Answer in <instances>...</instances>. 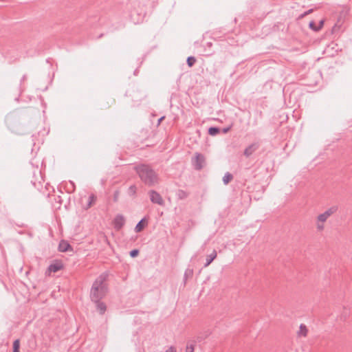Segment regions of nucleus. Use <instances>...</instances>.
Here are the masks:
<instances>
[{"label": "nucleus", "mask_w": 352, "mask_h": 352, "mask_svg": "<svg viewBox=\"0 0 352 352\" xmlns=\"http://www.w3.org/2000/svg\"><path fill=\"white\" fill-rule=\"evenodd\" d=\"M184 352H195V345L192 343L188 344Z\"/></svg>", "instance_id": "obj_15"}, {"label": "nucleus", "mask_w": 352, "mask_h": 352, "mask_svg": "<svg viewBox=\"0 0 352 352\" xmlns=\"http://www.w3.org/2000/svg\"><path fill=\"white\" fill-rule=\"evenodd\" d=\"M195 58L194 57H188V59H187V63H188V65L190 66V67H192L193 65V64L195 63Z\"/></svg>", "instance_id": "obj_18"}, {"label": "nucleus", "mask_w": 352, "mask_h": 352, "mask_svg": "<svg viewBox=\"0 0 352 352\" xmlns=\"http://www.w3.org/2000/svg\"><path fill=\"white\" fill-rule=\"evenodd\" d=\"M96 197L94 195H91L89 197V203L88 204V208L91 207L93 204L95 203Z\"/></svg>", "instance_id": "obj_20"}, {"label": "nucleus", "mask_w": 352, "mask_h": 352, "mask_svg": "<svg viewBox=\"0 0 352 352\" xmlns=\"http://www.w3.org/2000/svg\"><path fill=\"white\" fill-rule=\"evenodd\" d=\"M323 23H324V21H323L322 20H321V21L319 22L318 25H317V26H316L314 22L311 21V22L309 23V28H310L311 29H312L313 30H314V31H318V30H320L322 28V26H323Z\"/></svg>", "instance_id": "obj_10"}, {"label": "nucleus", "mask_w": 352, "mask_h": 352, "mask_svg": "<svg viewBox=\"0 0 352 352\" xmlns=\"http://www.w3.org/2000/svg\"><path fill=\"white\" fill-rule=\"evenodd\" d=\"M335 211L336 210L334 208H331L318 215L316 223L317 230L322 231L324 229V223L335 212Z\"/></svg>", "instance_id": "obj_2"}, {"label": "nucleus", "mask_w": 352, "mask_h": 352, "mask_svg": "<svg viewBox=\"0 0 352 352\" xmlns=\"http://www.w3.org/2000/svg\"><path fill=\"white\" fill-rule=\"evenodd\" d=\"M219 129L214 128V127H211L208 130L209 134L211 135H215L216 134H217L219 133Z\"/></svg>", "instance_id": "obj_17"}, {"label": "nucleus", "mask_w": 352, "mask_h": 352, "mask_svg": "<svg viewBox=\"0 0 352 352\" xmlns=\"http://www.w3.org/2000/svg\"><path fill=\"white\" fill-rule=\"evenodd\" d=\"M252 151H253V148H252V146H250L245 150L244 153L245 155L248 156L252 154Z\"/></svg>", "instance_id": "obj_21"}, {"label": "nucleus", "mask_w": 352, "mask_h": 352, "mask_svg": "<svg viewBox=\"0 0 352 352\" xmlns=\"http://www.w3.org/2000/svg\"><path fill=\"white\" fill-rule=\"evenodd\" d=\"M104 278L100 276L93 284L91 290V297L94 301H98L99 299L104 296L107 288L104 283Z\"/></svg>", "instance_id": "obj_1"}, {"label": "nucleus", "mask_w": 352, "mask_h": 352, "mask_svg": "<svg viewBox=\"0 0 352 352\" xmlns=\"http://www.w3.org/2000/svg\"><path fill=\"white\" fill-rule=\"evenodd\" d=\"M164 352H177V348L174 346H168Z\"/></svg>", "instance_id": "obj_19"}, {"label": "nucleus", "mask_w": 352, "mask_h": 352, "mask_svg": "<svg viewBox=\"0 0 352 352\" xmlns=\"http://www.w3.org/2000/svg\"><path fill=\"white\" fill-rule=\"evenodd\" d=\"M205 158L201 154H197L195 156V166L197 169H201L204 164Z\"/></svg>", "instance_id": "obj_6"}, {"label": "nucleus", "mask_w": 352, "mask_h": 352, "mask_svg": "<svg viewBox=\"0 0 352 352\" xmlns=\"http://www.w3.org/2000/svg\"><path fill=\"white\" fill-rule=\"evenodd\" d=\"M19 346H20V343H19V340H16L13 343V352H19Z\"/></svg>", "instance_id": "obj_16"}, {"label": "nucleus", "mask_w": 352, "mask_h": 352, "mask_svg": "<svg viewBox=\"0 0 352 352\" xmlns=\"http://www.w3.org/2000/svg\"><path fill=\"white\" fill-rule=\"evenodd\" d=\"M69 248H70L69 244L67 241H62L60 243L59 246H58L59 250L61 252H65V251L68 250L69 249Z\"/></svg>", "instance_id": "obj_11"}, {"label": "nucleus", "mask_w": 352, "mask_h": 352, "mask_svg": "<svg viewBox=\"0 0 352 352\" xmlns=\"http://www.w3.org/2000/svg\"><path fill=\"white\" fill-rule=\"evenodd\" d=\"M138 253H139V252L138 250H133L131 251L130 255L131 257H135V256H138Z\"/></svg>", "instance_id": "obj_22"}, {"label": "nucleus", "mask_w": 352, "mask_h": 352, "mask_svg": "<svg viewBox=\"0 0 352 352\" xmlns=\"http://www.w3.org/2000/svg\"><path fill=\"white\" fill-rule=\"evenodd\" d=\"M232 179V175L230 173H226L223 177V181L225 184H228Z\"/></svg>", "instance_id": "obj_14"}, {"label": "nucleus", "mask_w": 352, "mask_h": 352, "mask_svg": "<svg viewBox=\"0 0 352 352\" xmlns=\"http://www.w3.org/2000/svg\"><path fill=\"white\" fill-rule=\"evenodd\" d=\"M107 309L106 305L102 303L97 301V310L99 311L100 314H103Z\"/></svg>", "instance_id": "obj_12"}, {"label": "nucleus", "mask_w": 352, "mask_h": 352, "mask_svg": "<svg viewBox=\"0 0 352 352\" xmlns=\"http://www.w3.org/2000/svg\"><path fill=\"white\" fill-rule=\"evenodd\" d=\"M150 196H151V199L153 202L158 204L160 205L163 204V200H162L161 196L158 193H157L155 192H152L151 193Z\"/></svg>", "instance_id": "obj_7"}, {"label": "nucleus", "mask_w": 352, "mask_h": 352, "mask_svg": "<svg viewBox=\"0 0 352 352\" xmlns=\"http://www.w3.org/2000/svg\"><path fill=\"white\" fill-rule=\"evenodd\" d=\"M138 173L140 177L146 182H151L155 179V173L146 166L139 167Z\"/></svg>", "instance_id": "obj_3"}, {"label": "nucleus", "mask_w": 352, "mask_h": 352, "mask_svg": "<svg viewBox=\"0 0 352 352\" xmlns=\"http://www.w3.org/2000/svg\"><path fill=\"white\" fill-rule=\"evenodd\" d=\"M228 131V129H224V130H223V132H224V133H226Z\"/></svg>", "instance_id": "obj_23"}, {"label": "nucleus", "mask_w": 352, "mask_h": 352, "mask_svg": "<svg viewBox=\"0 0 352 352\" xmlns=\"http://www.w3.org/2000/svg\"><path fill=\"white\" fill-rule=\"evenodd\" d=\"M307 328L305 324H300L299 327V330L298 331V335L301 337H305L307 335Z\"/></svg>", "instance_id": "obj_9"}, {"label": "nucleus", "mask_w": 352, "mask_h": 352, "mask_svg": "<svg viewBox=\"0 0 352 352\" xmlns=\"http://www.w3.org/2000/svg\"><path fill=\"white\" fill-rule=\"evenodd\" d=\"M147 226V221L145 219H142L135 226L136 232H141Z\"/></svg>", "instance_id": "obj_8"}, {"label": "nucleus", "mask_w": 352, "mask_h": 352, "mask_svg": "<svg viewBox=\"0 0 352 352\" xmlns=\"http://www.w3.org/2000/svg\"><path fill=\"white\" fill-rule=\"evenodd\" d=\"M64 267V265L61 261H54L47 268V273L50 275L51 273L57 272Z\"/></svg>", "instance_id": "obj_4"}, {"label": "nucleus", "mask_w": 352, "mask_h": 352, "mask_svg": "<svg viewBox=\"0 0 352 352\" xmlns=\"http://www.w3.org/2000/svg\"><path fill=\"white\" fill-rule=\"evenodd\" d=\"M125 219L124 217L122 215H117L115 219H113V223L114 227L119 230L120 229L123 225L124 224Z\"/></svg>", "instance_id": "obj_5"}, {"label": "nucleus", "mask_w": 352, "mask_h": 352, "mask_svg": "<svg viewBox=\"0 0 352 352\" xmlns=\"http://www.w3.org/2000/svg\"><path fill=\"white\" fill-rule=\"evenodd\" d=\"M217 257V252H213L212 254H210V255H208L207 256V263L206 264V266H208L209 265L211 262Z\"/></svg>", "instance_id": "obj_13"}]
</instances>
